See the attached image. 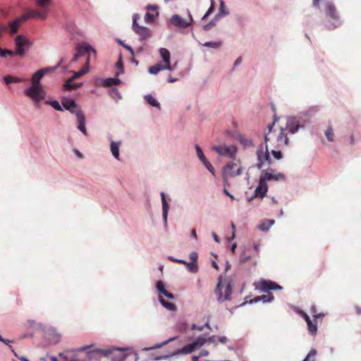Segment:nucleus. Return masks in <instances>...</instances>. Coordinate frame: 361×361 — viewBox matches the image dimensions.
Instances as JSON below:
<instances>
[{"label": "nucleus", "mask_w": 361, "mask_h": 361, "mask_svg": "<svg viewBox=\"0 0 361 361\" xmlns=\"http://www.w3.org/2000/svg\"><path fill=\"white\" fill-rule=\"evenodd\" d=\"M214 1L212 2L211 6L207 11V13L204 14V16L202 17V20H205L208 18V16L214 11Z\"/></svg>", "instance_id": "42"}, {"label": "nucleus", "mask_w": 361, "mask_h": 361, "mask_svg": "<svg viewBox=\"0 0 361 361\" xmlns=\"http://www.w3.org/2000/svg\"><path fill=\"white\" fill-rule=\"evenodd\" d=\"M124 47H125L126 49H128V50H129V51H130V54H131L132 56H134V55H135V52H134V50L132 49V47H130V46H128V45H124Z\"/></svg>", "instance_id": "55"}, {"label": "nucleus", "mask_w": 361, "mask_h": 361, "mask_svg": "<svg viewBox=\"0 0 361 361\" xmlns=\"http://www.w3.org/2000/svg\"><path fill=\"white\" fill-rule=\"evenodd\" d=\"M24 81H25V79H23V78L13 77V82H22Z\"/></svg>", "instance_id": "54"}, {"label": "nucleus", "mask_w": 361, "mask_h": 361, "mask_svg": "<svg viewBox=\"0 0 361 361\" xmlns=\"http://www.w3.org/2000/svg\"><path fill=\"white\" fill-rule=\"evenodd\" d=\"M159 54L164 63V68H166V70L171 71L172 67L170 63L171 54L169 51L165 48H161L159 49Z\"/></svg>", "instance_id": "17"}, {"label": "nucleus", "mask_w": 361, "mask_h": 361, "mask_svg": "<svg viewBox=\"0 0 361 361\" xmlns=\"http://www.w3.org/2000/svg\"><path fill=\"white\" fill-rule=\"evenodd\" d=\"M247 258L248 257L245 255V253H243L240 257V262H246Z\"/></svg>", "instance_id": "53"}, {"label": "nucleus", "mask_w": 361, "mask_h": 361, "mask_svg": "<svg viewBox=\"0 0 361 361\" xmlns=\"http://www.w3.org/2000/svg\"><path fill=\"white\" fill-rule=\"evenodd\" d=\"M47 104H49L54 109H55L57 111H62V108L57 101H52L50 102H47Z\"/></svg>", "instance_id": "41"}, {"label": "nucleus", "mask_w": 361, "mask_h": 361, "mask_svg": "<svg viewBox=\"0 0 361 361\" xmlns=\"http://www.w3.org/2000/svg\"><path fill=\"white\" fill-rule=\"evenodd\" d=\"M212 236L214 238V240L216 242V243H219L220 240H219V238L218 237V235L215 233H212Z\"/></svg>", "instance_id": "58"}, {"label": "nucleus", "mask_w": 361, "mask_h": 361, "mask_svg": "<svg viewBox=\"0 0 361 361\" xmlns=\"http://www.w3.org/2000/svg\"><path fill=\"white\" fill-rule=\"evenodd\" d=\"M89 71L88 65L86 64V67L82 68L80 71L74 73V75L68 79L66 83L63 85V87L66 90H73L79 87L81 84L80 83H73V80L79 78L80 77L84 75Z\"/></svg>", "instance_id": "7"}, {"label": "nucleus", "mask_w": 361, "mask_h": 361, "mask_svg": "<svg viewBox=\"0 0 361 361\" xmlns=\"http://www.w3.org/2000/svg\"><path fill=\"white\" fill-rule=\"evenodd\" d=\"M300 128L299 121L294 117H290L287 119L286 127L285 131L287 130L290 133L294 134L298 132Z\"/></svg>", "instance_id": "15"}, {"label": "nucleus", "mask_w": 361, "mask_h": 361, "mask_svg": "<svg viewBox=\"0 0 361 361\" xmlns=\"http://www.w3.org/2000/svg\"><path fill=\"white\" fill-rule=\"evenodd\" d=\"M197 258H198V255H197V252H192L190 254V260H191V262L197 263Z\"/></svg>", "instance_id": "44"}, {"label": "nucleus", "mask_w": 361, "mask_h": 361, "mask_svg": "<svg viewBox=\"0 0 361 361\" xmlns=\"http://www.w3.org/2000/svg\"><path fill=\"white\" fill-rule=\"evenodd\" d=\"M145 99L146 102L150 104L152 106L157 107L158 109H160V104L157 101V99L152 97L151 94H147L145 97Z\"/></svg>", "instance_id": "31"}, {"label": "nucleus", "mask_w": 361, "mask_h": 361, "mask_svg": "<svg viewBox=\"0 0 361 361\" xmlns=\"http://www.w3.org/2000/svg\"><path fill=\"white\" fill-rule=\"evenodd\" d=\"M52 0H36V4L42 8L43 11L47 10L49 6L51 3Z\"/></svg>", "instance_id": "34"}, {"label": "nucleus", "mask_w": 361, "mask_h": 361, "mask_svg": "<svg viewBox=\"0 0 361 361\" xmlns=\"http://www.w3.org/2000/svg\"><path fill=\"white\" fill-rule=\"evenodd\" d=\"M147 9H152L155 12L154 13H149L147 12L145 15V20L147 23H152L155 20L156 17L158 16V12L157 11V7L154 6H147Z\"/></svg>", "instance_id": "22"}, {"label": "nucleus", "mask_w": 361, "mask_h": 361, "mask_svg": "<svg viewBox=\"0 0 361 361\" xmlns=\"http://www.w3.org/2000/svg\"><path fill=\"white\" fill-rule=\"evenodd\" d=\"M212 267H213L215 269H216V270H218V269H219V267H218V265H217V264H216V262L212 261Z\"/></svg>", "instance_id": "63"}, {"label": "nucleus", "mask_w": 361, "mask_h": 361, "mask_svg": "<svg viewBox=\"0 0 361 361\" xmlns=\"http://www.w3.org/2000/svg\"><path fill=\"white\" fill-rule=\"evenodd\" d=\"M231 293L232 290L230 283L226 279H223L222 277L220 276L215 290L218 300L223 302L228 300Z\"/></svg>", "instance_id": "5"}, {"label": "nucleus", "mask_w": 361, "mask_h": 361, "mask_svg": "<svg viewBox=\"0 0 361 361\" xmlns=\"http://www.w3.org/2000/svg\"><path fill=\"white\" fill-rule=\"evenodd\" d=\"M63 106L71 111V113L75 114L77 110H80L74 100L73 99H65L62 102Z\"/></svg>", "instance_id": "20"}, {"label": "nucleus", "mask_w": 361, "mask_h": 361, "mask_svg": "<svg viewBox=\"0 0 361 361\" xmlns=\"http://www.w3.org/2000/svg\"><path fill=\"white\" fill-rule=\"evenodd\" d=\"M159 300L167 310L171 311L176 310V305L173 303L166 301L162 297L159 296Z\"/></svg>", "instance_id": "32"}, {"label": "nucleus", "mask_w": 361, "mask_h": 361, "mask_svg": "<svg viewBox=\"0 0 361 361\" xmlns=\"http://www.w3.org/2000/svg\"><path fill=\"white\" fill-rule=\"evenodd\" d=\"M222 45V42L220 41L218 42H207L203 44L204 47L212 48V49H219Z\"/></svg>", "instance_id": "35"}, {"label": "nucleus", "mask_w": 361, "mask_h": 361, "mask_svg": "<svg viewBox=\"0 0 361 361\" xmlns=\"http://www.w3.org/2000/svg\"><path fill=\"white\" fill-rule=\"evenodd\" d=\"M191 235L195 238L197 239V233H196V231L195 229H192L191 231Z\"/></svg>", "instance_id": "62"}, {"label": "nucleus", "mask_w": 361, "mask_h": 361, "mask_svg": "<svg viewBox=\"0 0 361 361\" xmlns=\"http://www.w3.org/2000/svg\"><path fill=\"white\" fill-rule=\"evenodd\" d=\"M76 51H78L81 56L87 55V62L86 64H89L90 61V56L91 53H93L94 54H96V51L90 45L87 44H79L76 47Z\"/></svg>", "instance_id": "14"}, {"label": "nucleus", "mask_w": 361, "mask_h": 361, "mask_svg": "<svg viewBox=\"0 0 361 361\" xmlns=\"http://www.w3.org/2000/svg\"><path fill=\"white\" fill-rule=\"evenodd\" d=\"M13 76L7 75L4 78V80L6 85L10 84L11 82H13Z\"/></svg>", "instance_id": "49"}, {"label": "nucleus", "mask_w": 361, "mask_h": 361, "mask_svg": "<svg viewBox=\"0 0 361 361\" xmlns=\"http://www.w3.org/2000/svg\"><path fill=\"white\" fill-rule=\"evenodd\" d=\"M196 349L197 348L195 345L192 343L183 347L180 352L183 354H189L195 351Z\"/></svg>", "instance_id": "33"}, {"label": "nucleus", "mask_w": 361, "mask_h": 361, "mask_svg": "<svg viewBox=\"0 0 361 361\" xmlns=\"http://www.w3.org/2000/svg\"><path fill=\"white\" fill-rule=\"evenodd\" d=\"M241 167L238 163L230 162L224 168L223 171V178L225 181L228 177L235 176L241 173Z\"/></svg>", "instance_id": "10"}, {"label": "nucleus", "mask_w": 361, "mask_h": 361, "mask_svg": "<svg viewBox=\"0 0 361 361\" xmlns=\"http://www.w3.org/2000/svg\"><path fill=\"white\" fill-rule=\"evenodd\" d=\"M241 61H242V59H241V57H238V58L235 60V63H234V66H238V64H240V63H241Z\"/></svg>", "instance_id": "60"}, {"label": "nucleus", "mask_w": 361, "mask_h": 361, "mask_svg": "<svg viewBox=\"0 0 361 361\" xmlns=\"http://www.w3.org/2000/svg\"><path fill=\"white\" fill-rule=\"evenodd\" d=\"M176 81H177V79H176V78H172L171 76H169V82H171V83H172V82H176Z\"/></svg>", "instance_id": "64"}, {"label": "nucleus", "mask_w": 361, "mask_h": 361, "mask_svg": "<svg viewBox=\"0 0 361 361\" xmlns=\"http://www.w3.org/2000/svg\"><path fill=\"white\" fill-rule=\"evenodd\" d=\"M171 23L177 27L185 28L190 25V23L182 18L179 15H173L171 18Z\"/></svg>", "instance_id": "18"}, {"label": "nucleus", "mask_w": 361, "mask_h": 361, "mask_svg": "<svg viewBox=\"0 0 361 361\" xmlns=\"http://www.w3.org/2000/svg\"><path fill=\"white\" fill-rule=\"evenodd\" d=\"M161 293L169 299L174 298L173 295L172 293H169V291H167L166 289H164Z\"/></svg>", "instance_id": "48"}, {"label": "nucleus", "mask_w": 361, "mask_h": 361, "mask_svg": "<svg viewBox=\"0 0 361 361\" xmlns=\"http://www.w3.org/2000/svg\"><path fill=\"white\" fill-rule=\"evenodd\" d=\"M209 355V351L207 350H202L199 354V357H206Z\"/></svg>", "instance_id": "51"}, {"label": "nucleus", "mask_w": 361, "mask_h": 361, "mask_svg": "<svg viewBox=\"0 0 361 361\" xmlns=\"http://www.w3.org/2000/svg\"><path fill=\"white\" fill-rule=\"evenodd\" d=\"M203 164L204 165V166L213 174L214 175V169L213 168V166H212V164L206 159L205 161H204L203 162Z\"/></svg>", "instance_id": "43"}, {"label": "nucleus", "mask_w": 361, "mask_h": 361, "mask_svg": "<svg viewBox=\"0 0 361 361\" xmlns=\"http://www.w3.org/2000/svg\"><path fill=\"white\" fill-rule=\"evenodd\" d=\"M212 149L217 152L219 155L226 156L228 157H233L235 155L237 148L235 145L231 146H226V145H219L214 146Z\"/></svg>", "instance_id": "12"}, {"label": "nucleus", "mask_w": 361, "mask_h": 361, "mask_svg": "<svg viewBox=\"0 0 361 361\" xmlns=\"http://www.w3.org/2000/svg\"><path fill=\"white\" fill-rule=\"evenodd\" d=\"M207 341L209 342H214V337L209 338V339H207L203 337H198L194 342L193 344L195 345V348H200L203 345H204Z\"/></svg>", "instance_id": "27"}, {"label": "nucleus", "mask_w": 361, "mask_h": 361, "mask_svg": "<svg viewBox=\"0 0 361 361\" xmlns=\"http://www.w3.org/2000/svg\"><path fill=\"white\" fill-rule=\"evenodd\" d=\"M20 17L23 21H26L30 18H39L42 20H45L47 17V11L30 9Z\"/></svg>", "instance_id": "13"}, {"label": "nucleus", "mask_w": 361, "mask_h": 361, "mask_svg": "<svg viewBox=\"0 0 361 361\" xmlns=\"http://www.w3.org/2000/svg\"><path fill=\"white\" fill-rule=\"evenodd\" d=\"M317 355L315 349H311L303 361H314Z\"/></svg>", "instance_id": "37"}, {"label": "nucleus", "mask_w": 361, "mask_h": 361, "mask_svg": "<svg viewBox=\"0 0 361 361\" xmlns=\"http://www.w3.org/2000/svg\"><path fill=\"white\" fill-rule=\"evenodd\" d=\"M188 271L192 273H196L198 271V267L197 263L195 262H187L185 264Z\"/></svg>", "instance_id": "38"}, {"label": "nucleus", "mask_w": 361, "mask_h": 361, "mask_svg": "<svg viewBox=\"0 0 361 361\" xmlns=\"http://www.w3.org/2000/svg\"><path fill=\"white\" fill-rule=\"evenodd\" d=\"M215 25V23L214 20L210 21L208 24L205 25L204 26V30L208 31L212 27Z\"/></svg>", "instance_id": "47"}, {"label": "nucleus", "mask_w": 361, "mask_h": 361, "mask_svg": "<svg viewBox=\"0 0 361 361\" xmlns=\"http://www.w3.org/2000/svg\"><path fill=\"white\" fill-rule=\"evenodd\" d=\"M49 71V68H42L35 72L31 78L32 85L42 87L40 80Z\"/></svg>", "instance_id": "16"}, {"label": "nucleus", "mask_w": 361, "mask_h": 361, "mask_svg": "<svg viewBox=\"0 0 361 361\" xmlns=\"http://www.w3.org/2000/svg\"><path fill=\"white\" fill-rule=\"evenodd\" d=\"M274 223L275 221L273 219H264L257 226V228L262 231H267Z\"/></svg>", "instance_id": "23"}, {"label": "nucleus", "mask_w": 361, "mask_h": 361, "mask_svg": "<svg viewBox=\"0 0 361 361\" xmlns=\"http://www.w3.org/2000/svg\"><path fill=\"white\" fill-rule=\"evenodd\" d=\"M195 149H196V151H197V154L198 158L202 161V162L205 161L207 159L205 158V157H204V155L203 154V152H202V149L200 148V147L199 145H196L195 146Z\"/></svg>", "instance_id": "40"}, {"label": "nucleus", "mask_w": 361, "mask_h": 361, "mask_svg": "<svg viewBox=\"0 0 361 361\" xmlns=\"http://www.w3.org/2000/svg\"><path fill=\"white\" fill-rule=\"evenodd\" d=\"M334 135L332 127H329L325 131V135L329 142H332L334 140Z\"/></svg>", "instance_id": "39"}, {"label": "nucleus", "mask_w": 361, "mask_h": 361, "mask_svg": "<svg viewBox=\"0 0 361 361\" xmlns=\"http://www.w3.org/2000/svg\"><path fill=\"white\" fill-rule=\"evenodd\" d=\"M24 21L22 20L20 16L16 18L13 21L10 22L8 23V26L10 27V34H16L18 30V27Z\"/></svg>", "instance_id": "21"}, {"label": "nucleus", "mask_w": 361, "mask_h": 361, "mask_svg": "<svg viewBox=\"0 0 361 361\" xmlns=\"http://www.w3.org/2000/svg\"><path fill=\"white\" fill-rule=\"evenodd\" d=\"M6 55L7 56H13L14 52L11 50L6 49Z\"/></svg>", "instance_id": "59"}, {"label": "nucleus", "mask_w": 361, "mask_h": 361, "mask_svg": "<svg viewBox=\"0 0 361 361\" xmlns=\"http://www.w3.org/2000/svg\"><path fill=\"white\" fill-rule=\"evenodd\" d=\"M6 27L4 25L0 24V38L2 36V34L6 30Z\"/></svg>", "instance_id": "52"}, {"label": "nucleus", "mask_w": 361, "mask_h": 361, "mask_svg": "<svg viewBox=\"0 0 361 361\" xmlns=\"http://www.w3.org/2000/svg\"><path fill=\"white\" fill-rule=\"evenodd\" d=\"M75 116L78 118V129L80 130L84 135H87V130L85 128V118L84 114L81 110H77L75 112Z\"/></svg>", "instance_id": "19"}, {"label": "nucleus", "mask_w": 361, "mask_h": 361, "mask_svg": "<svg viewBox=\"0 0 361 361\" xmlns=\"http://www.w3.org/2000/svg\"><path fill=\"white\" fill-rule=\"evenodd\" d=\"M161 197L162 202L163 217L164 220L166 221L169 207L166 202L164 192H161Z\"/></svg>", "instance_id": "25"}, {"label": "nucleus", "mask_w": 361, "mask_h": 361, "mask_svg": "<svg viewBox=\"0 0 361 361\" xmlns=\"http://www.w3.org/2000/svg\"><path fill=\"white\" fill-rule=\"evenodd\" d=\"M279 118L274 114V121L268 125V131L264 132L265 144L261 142L257 149V162L252 166L258 169L269 167L272 164L268 146L274 149H283L289 144V140L285 129L281 127H275Z\"/></svg>", "instance_id": "1"}, {"label": "nucleus", "mask_w": 361, "mask_h": 361, "mask_svg": "<svg viewBox=\"0 0 361 361\" xmlns=\"http://www.w3.org/2000/svg\"><path fill=\"white\" fill-rule=\"evenodd\" d=\"M121 142L112 141L110 145L111 152L113 156L118 160H119V147Z\"/></svg>", "instance_id": "24"}, {"label": "nucleus", "mask_w": 361, "mask_h": 361, "mask_svg": "<svg viewBox=\"0 0 361 361\" xmlns=\"http://www.w3.org/2000/svg\"><path fill=\"white\" fill-rule=\"evenodd\" d=\"M253 286L256 290L267 293V294L255 297L253 299H250V304L259 301H262L263 302H270L274 300V297L272 293H269V291L272 290L282 289V287L276 283L265 279H261L257 282H255Z\"/></svg>", "instance_id": "3"}, {"label": "nucleus", "mask_w": 361, "mask_h": 361, "mask_svg": "<svg viewBox=\"0 0 361 361\" xmlns=\"http://www.w3.org/2000/svg\"><path fill=\"white\" fill-rule=\"evenodd\" d=\"M281 149H274L271 148V154L274 157V158L276 160H280L283 157V154L281 152Z\"/></svg>", "instance_id": "36"}, {"label": "nucleus", "mask_w": 361, "mask_h": 361, "mask_svg": "<svg viewBox=\"0 0 361 361\" xmlns=\"http://www.w3.org/2000/svg\"><path fill=\"white\" fill-rule=\"evenodd\" d=\"M285 179L286 176L283 173H276L275 170L272 169L262 170L259 176L258 185L255 190L254 194L250 197V201L256 197L262 199L266 196L268 191V181H280L285 180Z\"/></svg>", "instance_id": "2"}, {"label": "nucleus", "mask_w": 361, "mask_h": 361, "mask_svg": "<svg viewBox=\"0 0 361 361\" xmlns=\"http://www.w3.org/2000/svg\"><path fill=\"white\" fill-rule=\"evenodd\" d=\"M10 348L12 350L13 353H14V355L18 357L20 360L21 361H29L25 357H23V356H20L19 357L17 353L14 351V350L13 349L12 346H10Z\"/></svg>", "instance_id": "50"}, {"label": "nucleus", "mask_w": 361, "mask_h": 361, "mask_svg": "<svg viewBox=\"0 0 361 361\" xmlns=\"http://www.w3.org/2000/svg\"><path fill=\"white\" fill-rule=\"evenodd\" d=\"M25 94L31 99L35 106L39 107L40 102L45 97V92L42 87L31 85L24 91Z\"/></svg>", "instance_id": "6"}, {"label": "nucleus", "mask_w": 361, "mask_h": 361, "mask_svg": "<svg viewBox=\"0 0 361 361\" xmlns=\"http://www.w3.org/2000/svg\"><path fill=\"white\" fill-rule=\"evenodd\" d=\"M294 310L307 322L309 333L312 336H315L317 332V322L315 321L314 322V320H311L307 313L298 307H295Z\"/></svg>", "instance_id": "9"}, {"label": "nucleus", "mask_w": 361, "mask_h": 361, "mask_svg": "<svg viewBox=\"0 0 361 361\" xmlns=\"http://www.w3.org/2000/svg\"><path fill=\"white\" fill-rule=\"evenodd\" d=\"M49 335L50 336V339L55 343L59 342L61 337V335L54 329L49 331Z\"/></svg>", "instance_id": "30"}, {"label": "nucleus", "mask_w": 361, "mask_h": 361, "mask_svg": "<svg viewBox=\"0 0 361 361\" xmlns=\"http://www.w3.org/2000/svg\"><path fill=\"white\" fill-rule=\"evenodd\" d=\"M162 70H166V68H164V66L161 63H157L154 66H150L148 71L151 74L156 75Z\"/></svg>", "instance_id": "29"}, {"label": "nucleus", "mask_w": 361, "mask_h": 361, "mask_svg": "<svg viewBox=\"0 0 361 361\" xmlns=\"http://www.w3.org/2000/svg\"><path fill=\"white\" fill-rule=\"evenodd\" d=\"M224 9H225L224 2L223 1H221L219 11V13L217 14V16H220L221 14H226V13L225 12Z\"/></svg>", "instance_id": "45"}, {"label": "nucleus", "mask_w": 361, "mask_h": 361, "mask_svg": "<svg viewBox=\"0 0 361 361\" xmlns=\"http://www.w3.org/2000/svg\"><path fill=\"white\" fill-rule=\"evenodd\" d=\"M157 288L160 293H161L165 289L164 284L161 281H159L157 283Z\"/></svg>", "instance_id": "46"}, {"label": "nucleus", "mask_w": 361, "mask_h": 361, "mask_svg": "<svg viewBox=\"0 0 361 361\" xmlns=\"http://www.w3.org/2000/svg\"><path fill=\"white\" fill-rule=\"evenodd\" d=\"M325 13L331 20H329L326 26L329 30H333L341 25L340 17L336 6L329 1L326 3Z\"/></svg>", "instance_id": "4"}, {"label": "nucleus", "mask_w": 361, "mask_h": 361, "mask_svg": "<svg viewBox=\"0 0 361 361\" xmlns=\"http://www.w3.org/2000/svg\"><path fill=\"white\" fill-rule=\"evenodd\" d=\"M121 83V80L116 78H109L104 80L103 85L104 87H111Z\"/></svg>", "instance_id": "28"}, {"label": "nucleus", "mask_w": 361, "mask_h": 361, "mask_svg": "<svg viewBox=\"0 0 361 361\" xmlns=\"http://www.w3.org/2000/svg\"><path fill=\"white\" fill-rule=\"evenodd\" d=\"M310 314L312 315L313 320L315 322V321L317 322L319 319H322L324 317V313L317 312V307L314 305H312L310 310Z\"/></svg>", "instance_id": "26"}, {"label": "nucleus", "mask_w": 361, "mask_h": 361, "mask_svg": "<svg viewBox=\"0 0 361 361\" xmlns=\"http://www.w3.org/2000/svg\"><path fill=\"white\" fill-rule=\"evenodd\" d=\"M219 341L221 343H225L227 341V338L225 336H221L218 338Z\"/></svg>", "instance_id": "57"}, {"label": "nucleus", "mask_w": 361, "mask_h": 361, "mask_svg": "<svg viewBox=\"0 0 361 361\" xmlns=\"http://www.w3.org/2000/svg\"><path fill=\"white\" fill-rule=\"evenodd\" d=\"M173 261L177 262L180 263V264H185V265L188 262H186V261H185L183 259H176V260L174 259Z\"/></svg>", "instance_id": "61"}, {"label": "nucleus", "mask_w": 361, "mask_h": 361, "mask_svg": "<svg viewBox=\"0 0 361 361\" xmlns=\"http://www.w3.org/2000/svg\"><path fill=\"white\" fill-rule=\"evenodd\" d=\"M80 56H81L80 54L77 51V52H76V54L74 55V56H73V58L72 61H77L78 60L79 57H80Z\"/></svg>", "instance_id": "56"}, {"label": "nucleus", "mask_w": 361, "mask_h": 361, "mask_svg": "<svg viewBox=\"0 0 361 361\" xmlns=\"http://www.w3.org/2000/svg\"><path fill=\"white\" fill-rule=\"evenodd\" d=\"M15 44L16 47V54L23 56L25 54V48L30 47V42L26 37L18 35L15 39Z\"/></svg>", "instance_id": "11"}, {"label": "nucleus", "mask_w": 361, "mask_h": 361, "mask_svg": "<svg viewBox=\"0 0 361 361\" xmlns=\"http://www.w3.org/2000/svg\"><path fill=\"white\" fill-rule=\"evenodd\" d=\"M138 15H135L133 16V30L134 32L137 34L141 40H146L151 37V31L149 28L143 26H140L137 23V18Z\"/></svg>", "instance_id": "8"}]
</instances>
